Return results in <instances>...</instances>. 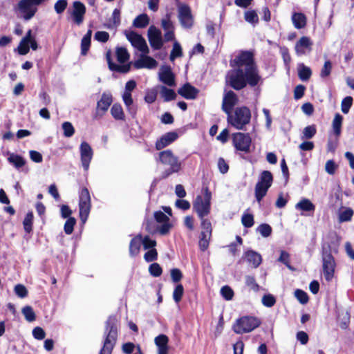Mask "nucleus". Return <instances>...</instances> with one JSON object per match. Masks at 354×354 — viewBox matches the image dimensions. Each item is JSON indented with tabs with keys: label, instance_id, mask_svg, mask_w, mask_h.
Instances as JSON below:
<instances>
[{
	"label": "nucleus",
	"instance_id": "nucleus-1",
	"mask_svg": "<svg viewBox=\"0 0 354 354\" xmlns=\"http://www.w3.org/2000/svg\"><path fill=\"white\" fill-rule=\"evenodd\" d=\"M234 68L225 76V84L235 91H241L247 86H257L261 80L254 55L250 50H241L230 61Z\"/></svg>",
	"mask_w": 354,
	"mask_h": 354
},
{
	"label": "nucleus",
	"instance_id": "nucleus-2",
	"mask_svg": "<svg viewBox=\"0 0 354 354\" xmlns=\"http://www.w3.org/2000/svg\"><path fill=\"white\" fill-rule=\"evenodd\" d=\"M118 319L116 315H110L106 323L104 339L99 354H111L118 336Z\"/></svg>",
	"mask_w": 354,
	"mask_h": 354
},
{
	"label": "nucleus",
	"instance_id": "nucleus-3",
	"mask_svg": "<svg viewBox=\"0 0 354 354\" xmlns=\"http://www.w3.org/2000/svg\"><path fill=\"white\" fill-rule=\"evenodd\" d=\"M226 115L227 123L238 130L245 129L252 117L250 109L245 106H238Z\"/></svg>",
	"mask_w": 354,
	"mask_h": 354
},
{
	"label": "nucleus",
	"instance_id": "nucleus-4",
	"mask_svg": "<svg viewBox=\"0 0 354 354\" xmlns=\"http://www.w3.org/2000/svg\"><path fill=\"white\" fill-rule=\"evenodd\" d=\"M156 160L163 165L169 166L167 169H165L162 172L161 178L162 179L168 178L174 173H178L181 169V162L171 149H166L160 151Z\"/></svg>",
	"mask_w": 354,
	"mask_h": 354
},
{
	"label": "nucleus",
	"instance_id": "nucleus-5",
	"mask_svg": "<svg viewBox=\"0 0 354 354\" xmlns=\"http://www.w3.org/2000/svg\"><path fill=\"white\" fill-rule=\"evenodd\" d=\"M203 195H197L192 203L193 211L198 217L207 216L211 213L212 192L208 187L202 189Z\"/></svg>",
	"mask_w": 354,
	"mask_h": 354
},
{
	"label": "nucleus",
	"instance_id": "nucleus-6",
	"mask_svg": "<svg viewBox=\"0 0 354 354\" xmlns=\"http://www.w3.org/2000/svg\"><path fill=\"white\" fill-rule=\"evenodd\" d=\"M261 324L259 318L254 316H243L237 319L233 324V331L236 334L252 332Z\"/></svg>",
	"mask_w": 354,
	"mask_h": 354
},
{
	"label": "nucleus",
	"instance_id": "nucleus-7",
	"mask_svg": "<svg viewBox=\"0 0 354 354\" xmlns=\"http://www.w3.org/2000/svg\"><path fill=\"white\" fill-rule=\"evenodd\" d=\"M322 268L324 278L326 281H330L335 273L336 263L332 254L331 246L328 244L322 246Z\"/></svg>",
	"mask_w": 354,
	"mask_h": 354
},
{
	"label": "nucleus",
	"instance_id": "nucleus-8",
	"mask_svg": "<svg viewBox=\"0 0 354 354\" xmlns=\"http://www.w3.org/2000/svg\"><path fill=\"white\" fill-rule=\"evenodd\" d=\"M272 182L273 175L271 171L264 170L260 174L259 180L254 188L255 198L258 202H261L267 194L269 188L272 186Z\"/></svg>",
	"mask_w": 354,
	"mask_h": 354
},
{
	"label": "nucleus",
	"instance_id": "nucleus-9",
	"mask_svg": "<svg viewBox=\"0 0 354 354\" xmlns=\"http://www.w3.org/2000/svg\"><path fill=\"white\" fill-rule=\"evenodd\" d=\"M79 214L81 221L84 223L87 221L91 209V198L90 192L86 187H82L79 192Z\"/></svg>",
	"mask_w": 354,
	"mask_h": 354
},
{
	"label": "nucleus",
	"instance_id": "nucleus-10",
	"mask_svg": "<svg viewBox=\"0 0 354 354\" xmlns=\"http://www.w3.org/2000/svg\"><path fill=\"white\" fill-rule=\"evenodd\" d=\"M232 144L237 151L245 153L250 152L252 139L249 133L236 132L232 136Z\"/></svg>",
	"mask_w": 354,
	"mask_h": 354
},
{
	"label": "nucleus",
	"instance_id": "nucleus-11",
	"mask_svg": "<svg viewBox=\"0 0 354 354\" xmlns=\"http://www.w3.org/2000/svg\"><path fill=\"white\" fill-rule=\"evenodd\" d=\"M127 39L131 45L140 52L147 54L149 53V48L144 37L133 30L125 31Z\"/></svg>",
	"mask_w": 354,
	"mask_h": 354
},
{
	"label": "nucleus",
	"instance_id": "nucleus-12",
	"mask_svg": "<svg viewBox=\"0 0 354 354\" xmlns=\"http://www.w3.org/2000/svg\"><path fill=\"white\" fill-rule=\"evenodd\" d=\"M37 6L32 0H20L17 3V9L26 21L30 20L35 16L37 12Z\"/></svg>",
	"mask_w": 354,
	"mask_h": 354
},
{
	"label": "nucleus",
	"instance_id": "nucleus-13",
	"mask_svg": "<svg viewBox=\"0 0 354 354\" xmlns=\"http://www.w3.org/2000/svg\"><path fill=\"white\" fill-rule=\"evenodd\" d=\"M178 19L181 26L185 28H191L194 24V18L190 7L187 4L178 6Z\"/></svg>",
	"mask_w": 354,
	"mask_h": 354
},
{
	"label": "nucleus",
	"instance_id": "nucleus-14",
	"mask_svg": "<svg viewBox=\"0 0 354 354\" xmlns=\"http://www.w3.org/2000/svg\"><path fill=\"white\" fill-rule=\"evenodd\" d=\"M112 102V95L110 93H103L100 100L97 102L95 113L93 118L97 119L102 117L108 111Z\"/></svg>",
	"mask_w": 354,
	"mask_h": 354
},
{
	"label": "nucleus",
	"instance_id": "nucleus-15",
	"mask_svg": "<svg viewBox=\"0 0 354 354\" xmlns=\"http://www.w3.org/2000/svg\"><path fill=\"white\" fill-rule=\"evenodd\" d=\"M80 151L82 167L85 171H87L93 158V149L87 142L83 141L80 144Z\"/></svg>",
	"mask_w": 354,
	"mask_h": 354
},
{
	"label": "nucleus",
	"instance_id": "nucleus-16",
	"mask_svg": "<svg viewBox=\"0 0 354 354\" xmlns=\"http://www.w3.org/2000/svg\"><path fill=\"white\" fill-rule=\"evenodd\" d=\"M148 39L151 46L154 50H160L163 45L161 32L154 26H151L148 29Z\"/></svg>",
	"mask_w": 354,
	"mask_h": 354
},
{
	"label": "nucleus",
	"instance_id": "nucleus-17",
	"mask_svg": "<svg viewBox=\"0 0 354 354\" xmlns=\"http://www.w3.org/2000/svg\"><path fill=\"white\" fill-rule=\"evenodd\" d=\"M178 137V133L176 131H169L165 133L156 141V149L158 151L162 150L174 142Z\"/></svg>",
	"mask_w": 354,
	"mask_h": 354
},
{
	"label": "nucleus",
	"instance_id": "nucleus-18",
	"mask_svg": "<svg viewBox=\"0 0 354 354\" xmlns=\"http://www.w3.org/2000/svg\"><path fill=\"white\" fill-rule=\"evenodd\" d=\"M239 97L233 91H227L223 96L222 102V110L225 113H230L233 111L234 106L238 103Z\"/></svg>",
	"mask_w": 354,
	"mask_h": 354
},
{
	"label": "nucleus",
	"instance_id": "nucleus-19",
	"mask_svg": "<svg viewBox=\"0 0 354 354\" xmlns=\"http://www.w3.org/2000/svg\"><path fill=\"white\" fill-rule=\"evenodd\" d=\"M154 220L156 223H161L160 225V235L169 234L172 225L169 222V218L162 211H156L153 214Z\"/></svg>",
	"mask_w": 354,
	"mask_h": 354
},
{
	"label": "nucleus",
	"instance_id": "nucleus-20",
	"mask_svg": "<svg viewBox=\"0 0 354 354\" xmlns=\"http://www.w3.org/2000/svg\"><path fill=\"white\" fill-rule=\"evenodd\" d=\"M86 11V6L82 2L80 1H75L73 3V12L71 16L76 24L80 25L83 22Z\"/></svg>",
	"mask_w": 354,
	"mask_h": 354
},
{
	"label": "nucleus",
	"instance_id": "nucleus-21",
	"mask_svg": "<svg viewBox=\"0 0 354 354\" xmlns=\"http://www.w3.org/2000/svg\"><path fill=\"white\" fill-rule=\"evenodd\" d=\"M200 91L190 83L184 84L178 89V93L186 100H195L197 98Z\"/></svg>",
	"mask_w": 354,
	"mask_h": 354
},
{
	"label": "nucleus",
	"instance_id": "nucleus-22",
	"mask_svg": "<svg viewBox=\"0 0 354 354\" xmlns=\"http://www.w3.org/2000/svg\"><path fill=\"white\" fill-rule=\"evenodd\" d=\"M159 80L167 86H174L176 85L175 75L169 66L162 68V71L159 73Z\"/></svg>",
	"mask_w": 354,
	"mask_h": 354
},
{
	"label": "nucleus",
	"instance_id": "nucleus-23",
	"mask_svg": "<svg viewBox=\"0 0 354 354\" xmlns=\"http://www.w3.org/2000/svg\"><path fill=\"white\" fill-rule=\"evenodd\" d=\"M141 241V234H138L131 239L129 246V252L131 257H135L139 254L142 245Z\"/></svg>",
	"mask_w": 354,
	"mask_h": 354
},
{
	"label": "nucleus",
	"instance_id": "nucleus-24",
	"mask_svg": "<svg viewBox=\"0 0 354 354\" xmlns=\"http://www.w3.org/2000/svg\"><path fill=\"white\" fill-rule=\"evenodd\" d=\"M155 344L158 347V354H168L169 351V338L165 334H160L155 337Z\"/></svg>",
	"mask_w": 354,
	"mask_h": 354
},
{
	"label": "nucleus",
	"instance_id": "nucleus-25",
	"mask_svg": "<svg viewBox=\"0 0 354 354\" xmlns=\"http://www.w3.org/2000/svg\"><path fill=\"white\" fill-rule=\"evenodd\" d=\"M312 45L313 42L310 39L306 36H303L297 41L295 50L299 54H304L305 48L311 50Z\"/></svg>",
	"mask_w": 354,
	"mask_h": 354
},
{
	"label": "nucleus",
	"instance_id": "nucleus-26",
	"mask_svg": "<svg viewBox=\"0 0 354 354\" xmlns=\"http://www.w3.org/2000/svg\"><path fill=\"white\" fill-rule=\"evenodd\" d=\"M244 257L248 263L251 264L254 268H258L262 261V258L260 254L254 250H248L245 252Z\"/></svg>",
	"mask_w": 354,
	"mask_h": 354
},
{
	"label": "nucleus",
	"instance_id": "nucleus-27",
	"mask_svg": "<svg viewBox=\"0 0 354 354\" xmlns=\"http://www.w3.org/2000/svg\"><path fill=\"white\" fill-rule=\"evenodd\" d=\"M292 21L297 29H301L306 26L307 19L302 12H294L292 15Z\"/></svg>",
	"mask_w": 354,
	"mask_h": 354
},
{
	"label": "nucleus",
	"instance_id": "nucleus-28",
	"mask_svg": "<svg viewBox=\"0 0 354 354\" xmlns=\"http://www.w3.org/2000/svg\"><path fill=\"white\" fill-rule=\"evenodd\" d=\"M145 231L151 235L157 233L160 234V225L152 218H145L144 221Z\"/></svg>",
	"mask_w": 354,
	"mask_h": 354
},
{
	"label": "nucleus",
	"instance_id": "nucleus-29",
	"mask_svg": "<svg viewBox=\"0 0 354 354\" xmlns=\"http://www.w3.org/2000/svg\"><path fill=\"white\" fill-rule=\"evenodd\" d=\"M92 30H88L81 41V55H86L91 42Z\"/></svg>",
	"mask_w": 354,
	"mask_h": 354
},
{
	"label": "nucleus",
	"instance_id": "nucleus-30",
	"mask_svg": "<svg viewBox=\"0 0 354 354\" xmlns=\"http://www.w3.org/2000/svg\"><path fill=\"white\" fill-rule=\"evenodd\" d=\"M354 211L351 207H342L339 209L338 219L340 223L351 221Z\"/></svg>",
	"mask_w": 354,
	"mask_h": 354
},
{
	"label": "nucleus",
	"instance_id": "nucleus-31",
	"mask_svg": "<svg viewBox=\"0 0 354 354\" xmlns=\"http://www.w3.org/2000/svg\"><path fill=\"white\" fill-rule=\"evenodd\" d=\"M111 114L116 120H124L125 115L120 104L115 103L111 108Z\"/></svg>",
	"mask_w": 354,
	"mask_h": 354
},
{
	"label": "nucleus",
	"instance_id": "nucleus-32",
	"mask_svg": "<svg viewBox=\"0 0 354 354\" xmlns=\"http://www.w3.org/2000/svg\"><path fill=\"white\" fill-rule=\"evenodd\" d=\"M295 208L304 212H314L315 205L309 199L303 198L296 204Z\"/></svg>",
	"mask_w": 354,
	"mask_h": 354
},
{
	"label": "nucleus",
	"instance_id": "nucleus-33",
	"mask_svg": "<svg viewBox=\"0 0 354 354\" xmlns=\"http://www.w3.org/2000/svg\"><path fill=\"white\" fill-rule=\"evenodd\" d=\"M160 95L165 102L174 100L177 97L174 90L167 88L165 86H162L160 87Z\"/></svg>",
	"mask_w": 354,
	"mask_h": 354
},
{
	"label": "nucleus",
	"instance_id": "nucleus-34",
	"mask_svg": "<svg viewBox=\"0 0 354 354\" xmlns=\"http://www.w3.org/2000/svg\"><path fill=\"white\" fill-rule=\"evenodd\" d=\"M8 160L10 163L12 164L17 169H19L24 167L26 163V160L24 157L15 153L10 154V156L8 158Z\"/></svg>",
	"mask_w": 354,
	"mask_h": 354
},
{
	"label": "nucleus",
	"instance_id": "nucleus-35",
	"mask_svg": "<svg viewBox=\"0 0 354 354\" xmlns=\"http://www.w3.org/2000/svg\"><path fill=\"white\" fill-rule=\"evenodd\" d=\"M149 24V18L147 14H140L133 20V25L138 28H145Z\"/></svg>",
	"mask_w": 354,
	"mask_h": 354
},
{
	"label": "nucleus",
	"instance_id": "nucleus-36",
	"mask_svg": "<svg viewBox=\"0 0 354 354\" xmlns=\"http://www.w3.org/2000/svg\"><path fill=\"white\" fill-rule=\"evenodd\" d=\"M34 215L32 211L28 212L24 221L23 226L25 232L30 234L32 232Z\"/></svg>",
	"mask_w": 354,
	"mask_h": 354
},
{
	"label": "nucleus",
	"instance_id": "nucleus-37",
	"mask_svg": "<svg viewBox=\"0 0 354 354\" xmlns=\"http://www.w3.org/2000/svg\"><path fill=\"white\" fill-rule=\"evenodd\" d=\"M206 217L207 216L198 217L201 221V227L202 229L201 232H204L207 235L212 236V223Z\"/></svg>",
	"mask_w": 354,
	"mask_h": 354
},
{
	"label": "nucleus",
	"instance_id": "nucleus-38",
	"mask_svg": "<svg viewBox=\"0 0 354 354\" xmlns=\"http://www.w3.org/2000/svg\"><path fill=\"white\" fill-rule=\"evenodd\" d=\"M311 75H312L311 69L309 67H308L302 64L299 66V71H298L299 78L301 81L306 82V81H308L310 78Z\"/></svg>",
	"mask_w": 354,
	"mask_h": 354
},
{
	"label": "nucleus",
	"instance_id": "nucleus-39",
	"mask_svg": "<svg viewBox=\"0 0 354 354\" xmlns=\"http://www.w3.org/2000/svg\"><path fill=\"white\" fill-rule=\"evenodd\" d=\"M342 121V115L339 113H336L333 120V128L336 136H339L341 134Z\"/></svg>",
	"mask_w": 354,
	"mask_h": 354
},
{
	"label": "nucleus",
	"instance_id": "nucleus-40",
	"mask_svg": "<svg viewBox=\"0 0 354 354\" xmlns=\"http://www.w3.org/2000/svg\"><path fill=\"white\" fill-rule=\"evenodd\" d=\"M129 54L127 50L124 47H118L116 48V57L118 62L123 64L129 59Z\"/></svg>",
	"mask_w": 354,
	"mask_h": 354
},
{
	"label": "nucleus",
	"instance_id": "nucleus-41",
	"mask_svg": "<svg viewBox=\"0 0 354 354\" xmlns=\"http://www.w3.org/2000/svg\"><path fill=\"white\" fill-rule=\"evenodd\" d=\"M245 283L254 292H258L260 289V286L257 283L254 276L246 275L245 277Z\"/></svg>",
	"mask_w": 354,
	"mask_h": 354
},
{
	"label": "nucleus",
	"instance_id": "nucleus-42",
	"mask_svg": "<svg viewBox=\"0 0 354 354\" xmlns=\"http://www.w3.org/2000/svg\"><path fill=\"white\" fill-rule=\"evenodd\" d=\"M245 20L252 24H257L259 23V17L254 10H250L244 12Z\"/></svg>",
	"mask_w": 354,
	"mask_h": 354
},
{
	"label": "nucleus",
	"instance_id": "nucleus-43",
	"mask_svg": "<svg viewBox=\"0 0 354 354\" xmlns=\"http://www.w3.org/2000/svg\"><path fill=\"white\" fill-rule=\"evenodd\" d=\"M211 237L212 236L207 235L204 232H201L198 246L201 251L205 252L208 248Z\"/></svg>",
	"mask_w": 354,
	"mask_h": 354
},
{
	"label": "nucleus",
	"instance_id": "nucleus-44",
	"mask_svg": "<svg viewBox=\"0 0 354 354\" xmlns=\"http://www.w3.org/2000/svg\"><path fill=\"white\" fill-rule=\"evenodd\" d=\"M183 56V50L180 44L178 41H175L173 45V48L171 51L169 59L174 61L177 57Z\"/></svg>",
	"mask_w": 354,
	"mask_h": 354
},
{
	"label": "nucleus",
	"instance_id": "nucleus-45",
	"mask_svg": "<svg viewBox=\"0 0 354 354\" xmlns=\"http://www.w3.org/2000/svg\"><path fill=\"white\" fill-rule=\"evenodd\" d=\"M184 294V287L181 283H178L173 292V299L176 303H179Z\"/></svg>",
	"mask_w": 354,
	"mask_h": 354
},
{
	"label": "nucleus",
	"instance_id": "nucleus-46",
	"mask_svg": "<svg viewBox=\"0 0 354 354\" xmlns=\"http://www.w3.org/2000/svg\"><path fill=\"white\" fill-rule=\"evenodd\" d=\"M22 313L25 317V319L28 322H33L36 319L35 313L32 309V308L30 306H26L22 308Z\"/></svg>",
	"mask_w": 354,
	"mask_h": 354
},
{
	"label": "nucleus",
	"instance_id": "nucleus-47",
	"mask_svg": "<svg viewBox=\"0 0 354 354\" xmlns=\"http://www.w3.org/2000/svg\"><path fill=\"white\" fill-rule=\"evenodd\" d=\"M157 95L158 91L156 88L147 89L144 100L147 103L152 104L156 100Z\"/></svg>",
	"mask_w": 354,
	"mask_h": 354
},
{
	"label": "nucleus",
	"instance_id": "nucleus-48",
	"mask_svg": "<svg viewBox=\"0 0 354 354\" xmlns=\"http://www.w3.org/2000/svg\"><path fill=\"white\" fill-rule=\"evenodd\" d=\"M353 99L351 96L344 97L341 103V109L344 114L349 112L350 109L353 105Z\"/></svg>",
	"mask_w": 354,
	"mask_h": 354
},
{
	"label": "nucleus",
	"instance_id": "nucleus-49",
	"mask_svg": "<svg viewBox=\"0 0 354 354\" xmlns=\"http://www.w3.org/2000/svg\"><path fill=\"white\" fill-rule=\"evenodd\" d=\"M76 224V219L74 217H69L65 222L64 226V232L66 234H71L74 230V226Z\"/></svg>",
	"mask_w": 354,
	"mask_h": 354
},
{
	"label": "nucleus",
	"instance_id": "nucleus-50",
	"mask_svg": "<svg viewBox=\"0 0 354 354\" xmlns=\"http://www.w3.org/2000/svg\"><path fill=\"white\" fill-rule=\"evenodd\" d=\"M141 241L145 250L154 248L157 245L156 241L151 239L148 235H146L144 237L142 236Z\"/></svg>",
	"mask_w": 354,
	"mask_h": 354
},
{
	"label": "nucleus",
	"instance_id": "nucleus-51",
	"mask_svg": "<svg viewBox=\"0 0 354 354\" xmlns=\"http://www.w3.org/2000/svg\"><path fill=\"white\" fill-rule=\"evenodd\" d=\"M149 272L154 277H160L162 273V268L158 263H153L149 267Z\"/></svg>",
	"mask_w": 354,
	"mask_h": 354
},
{
	"label": "nucleus",
	"instance_id": "nucleus-52",
	"mask_svg": "<svg viewBox=\"0 0 354 354\" xmlns=\"http://www.w3.org/2000/svg\"><path fill=\"white\" fill-rule=\"evenodd\" d=\"M316 133L317 129L315 124L307 126L303 130V138L310 139L315 136Z\"/></svg>",
	"mask_w": 354,
	"mask_h": 354
},
{
	"label": "nucleus",
	"instance_id": "nucleus-53",
	"mask_svg": "<svg viewBox=\"0 0 354 354\" xmlns=\"http://www.w3.org/2000/svg\"><path fill=\"white\" fill-rule=\"evenodd\" d=\"M62 129L64 131V136L66 138H70L75 133V129L70 122H64L62 123Z\"/></svg>",
	"mask_w": 354,
	"mask_h": 354
},
{
	"label": "nucleus",
	"instance_id": "nucleus-54",
	"mask_svg": "<svg viewBox=\"0 0 354 354\" xmlns=\"http://www.w3.org/2000/svg\"><path fill=\"white\" fill-rule=\"evenodd\" d=\"M295 296L301 304H306L309 300L308 294L301 289H297L295 291Z\"/></svg>",
	"mask_w": 354,
	"mask_h": 354
},
{
	"label": "nucleus",
	"instance_id": "nucleus-55",
	"mask_svg": "<svg viewBox=\"0 0 354 354\" xmlns=\"http://www.w3.org/2000/svg\"><path fill=\"white\" fill-rule=\"evenodd\" d=\"M241 222L245 227L250 228L254 224V216L251 214H244L241 218Z\"/></svg>",
	"mask_w": 354,
	"mask_h": 354
},
{
	"label": "nucleus",
	"instance_id": "nucleus-56",
	"mask_svg": "<svg viewBox=\"0 0 354 354\" xmlns=\"http://www.w3.org/2000/svg\"><path fill=\"white\" fill-rule=\"evenodd\" d=\"M67 6V0H57L54 5L55 11L58 15L62 14L66 9Z\"/></svg>",
	"mask_w": 354,
	"mask_h": 354
},
{
	"label": "nucleus",
	"instance_id": "nucleus-57",
	"mask_svg": "<svg viewBox=\"0 0 354 354\" xmlns=\"http://www.w3.org/2000/svg\"><path fill=\"white\" fill-rule=\"evenodd\" d=\"M221 294L227 301L232 300L234 295L233 290L228 286H224L221 288Z\"/></svg>",
	"mask_w": 354,
	"mask_h": 354
},
{
	"label": "nucleus",
	"instance_id": "nucleus-58",
	"mask_svg": "<svg viewBox=\"0 0 354 354\" xmlns=\"http://www.w3.org/2000/svg\"><path fill=\"white\" fill-rule=\"evenodd\" d=\"M170 275L172 281L175 283H179L183 277V272L179 268H172L170 270Z\"/></svg>",
	"mask_w": 354,
	"mask_h": 354
},
{
	"label": "nucleus",
	"instance_id": "nucleus-59",
	"mask_svg": "<svg viewBox=\"0 0 354 354\" xmlns=\"http://www.w3.org/2000/svg\"><path fill=\"white\" fill-rule=\"evenodd\" d=\"M258 231L263 237H268L272 234V227L267 223L261 224L258 228Z\"/></svg>",
	"mask_w": 354,
	"mask_h": 354
},
{
	"label": "nucleus",
	"instance_id": "nucleus-60",
	"mask_svg": "<svg viewBox=\"0 0 354 354\" xmlns=\"http://www.w3.org/2000/svg\"><path fill=\"white\" fill-rule=\"evenodd\" d=\"M144 259L147 262H152L158 259V252L156 248L149 250L144 254Z\"/></svg>",
	"mask_w": 354,
	"mask_h": 354
},
{
	"label": "nucleus",
	"instance_id": "nucleus-61",
	"mask_svg": "<svg viewBox=\"0 0 354 354\" xmlns=\"http://www.w3.org/2000/svg\"><path fill=\"white\" fill-rule=\"evenodd\" d=\"M262 304L266 307H272L276 304V299L271 294L265 295L262 297Z\"/></svg>",
	"mask_w": 354,
	"mask_h": 354
},
{
	"label": "nucleus",
	"instance_id": "nucleus-62",
	"mask_svg": "<svg viewBox=\"0 0 354 354\" xmlns=\"http://www.w3.org/2000/svg\"><path fill=\"white\" fill-rule=\"evenodd\" d=\"M14 290L15 294L20 298L27 297L28 293L26 286L22 284H17L14 288Z\"/></svg>",
	"mask_w": 354,
	"mask_h": 354
},
{
	"label": "nucleus",
	"instance_id": "nucleus-63",
	"mask_svg": "<svg viewBox=\"0 0 354 354\" xmlns=\"http://www.w3.org/2000/svg\"><path fill=\"white\" fill-rule=\"evenodd\" d=\"M332 70V64L330 61L327 60L324 62V66L321 71L320 76L322 77H326L330 75Z\"/></svg>",
	"mask_w": 354,
	"mask_h": 354
},
{
	"label": "nucleus",
	"instance_id": "nucleus-64",
	"mask_svg": "<svg viewBox=\"0 0 354 354\" xmlns=\"http://www.w3.org/2000/svg\"><path fill=\"white\" fill-rule=\"evenodd\" d=\"M94 38L98 41L105 43L109 39V34L106 31H97L95 33Z\"/></svg>",
	"mask_w": 354,
	"mask_h": 354
}]
</instances>
